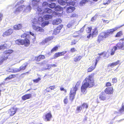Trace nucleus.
I'll use <instances>...</instances> for the list:
<instances>
[{"label": "nucleus", "instance_id": "f257e3e1", "mask_svg": "<svg viewBox=\"0 0 124 124\" xmlns=\"http://www.w3.org/2000/svg\"><path fill=\"white\" fill-rule=\"evenodd\" d=\"M94 85V80L92 76L89 75L87 77L83 82L81 88V92L83 93H85L87 88V87H91Z\"/></svg>", "mask_w": 124, "mask_h": 124}, {"label": "nucleus", "instance_id": "f03ea898", "mask_svg": "<svg viewBox=\"0 0 124 124\" xmlns=\"http://www.w3.org/2000/svg\"><path fill=\"white\" fill-rule=\"evenodd\" d=\"M39 1V0H33L32 2L33 8L36 11H37L39 15L40 14V15H43V14H44L45 13L51 14L52 12V10L48 8H45L43 11H42V8H39L38 6Z\"/></svg>", "mask_w": 124, "mask_h": 124}, {"label": "nucleus", "instance_id": "7ed1b4c3", "mask_svg": "<svg viewBox=\"0 0 124 124\" xmlns=\"http://www.w3.org/2000/svg\"><path fill=\"white\" fill-rule=\"evenodd\" d=\"M119 28L120 27H115L113 29L107 30V32H101L98 37L97 40V42L99 43L105 38L109 37L110 36L109 34H112L114 31Z\"/></svg>", "mask_w": 124, "mask_h": 124}, {"label": "nucleus", "instance_id": "20e7f679", "mask_svg": "<svg viewBox=\"0 0 124 124\" xmlns=\"http://www.w3.org/2000/svg\"><path fill=\"white\" fill-rule=\"evenodd\" d=\"M31 9V7L30 5L26 6L24 5H22L16 9L14 12L17 14L23 10V12L26 13L30 12Z\"/></svg>", "mask_w": 124, "mask_h": 124}, {"label": "nucleus", "instance_id": "39448f33", "mask_svg": "<svg viewBox=\"0 0 124 124\" xmlns=\"http://www.w3.org/2000/svg\"><path fill=\"white\" fill-rule=\"evenodd\" d=\"M32 24L33 29L36 31H39L40 32H44V30L41 27L35 25L36 24H38V22L37 21V19L34 18L32 20Z\"/></svg>", "mask_w": 124, "mask_h": 124}, {"label": "nucleus", "instance_id": "423d86ee", "mask_svg": "<svg viewBox=\"0 0 124 124\" xmlns=\"http://www.w3.org/2000/svg\"><path fill=\"white\" fill-rule=\"evenodd\" d=\"M13 51L11 50H8L5 51L3 54L0 57V65L4 61L8 58V56L9 54L12 53Z\"/></svg>", "mask_w": 124, "mask_h": 124}, {"label": "nucleus", "instance_id": "0eeeda50", "mask_svg": "<svg viewBox=\"0 0 124 124\" xmlns=\"http://www.w3.org/2000/svg\"><path fill=\"white\" fill-rule=\"evenodd\" d=\"M16 43L18 45H24L26 46H29L30 44V42L29 40L26 38L23 39H17L16 41Z\"/></svg>", "mask_w": 124, "mask_h": 124}, {"label": "nucleus", "instance_id": "6e6552de", "mask_svg": "<svg viewBox=\"0 0 124 124\" xmlns=\"http://www.w3.org/2000/svg\"><path fill=\"white\" fill-rule=\"evenodd\" d=\"M76 91L77 89L76 88H73L70 91V100L71 101H72L74 99V96L76 94Z\"/></svg>", "mask_w": 124, "mask_h": 124}, {"label": "nucleus", "instance_id": "1a4fd4ad", "mask_svg": "<svg viewBox=\"0 0 124 124\" xmlns=\"http://www.w3.org/2000/svg\"><path fill=\"white\" fill-rule=\"evenodd\" d=\"M52 115L51 112L46 114L44 118V120L46 121H50L52 118Z\"/></svg>", "mask_w": 124, "mask_h": 124}, {"label": "nucleus", "instance_id": "9d476101", "mask_svg": "<svg viewBox=\"0 0 124 124\" xmlns=\"http://www.w3.org/2000/svg\"><path fill=\"white\" fill-rule=\"evenodd\" d=\"M17 110V108H11L8 111V112L10 116H12L16 113Z\"/></svg>", "mask_w": 124, "mask_h": 124}, {"label": "nucleus", "instance_id": "9b49d317", "mask_svg": "<svg viewBox=\"0 0 124 124\" xmlns=\"http://www.w3.org/2000/svg\"><path fill=\"white\" fill-rule=\"evenodd\" d=\"M13 30L12 29H9L8 30L4 32L2 34V36L5 37L10 35L13 33Z\"/></svg>", "mask_w": 124, "mask_h": 124}, {"label": "nucleus", "instance_id": "f8f14e48", "mask_svg": "<svg viewBox=\"0 0 124 124\" xmlns=\"http://www.w3.org/2000/svg\"><path fill=\"white\" fill-rule=\"evenodd\" d=\"M27 64H24L21 66L19 69H16V72H18L24 70L26 68Z\"/></svg>", "mask_w": 124, "mask_h": 124}, {"label": "nucleus", "instance_id": "ddd939ff", "mask_svg": "<svg viewBox=\"0 0 124 124\" xmlns=\"http://www.w3.org/2000/svg\"><path fill=\"white\" fill-rule=\"evenodd\" d=\"M62 21L61 19L56 18L53 21V23L54 25H58Z\"/></svg>", "mask_w": 124, "mask_h": 124}, {"label": "nucleus", "instance_id": "4468645a", "mask_svg": "<svg viewBox=\"0 0 124 124\" xmlns=\"http://www.w3.org/2000/svg\"><path fill=\"white\" fill-rule=\"evenodd\" d=\"M52 39V38L51 37H49L47 38H46L45 39L43 40L40 43L41 45H44L45 43H46Z\"/></svg>", "mask_w": 124, "mask_h": 124}, {"label": "nucleus", "instance_id": "2eb2a0df", "mask_svg": "<svg viewBox=\"0 0 124 124\" xmlns=\"http://www.w3.org/2000/svg\"><path fill=\"white\" fill-rule=\"evenodd\" d=\"M105 92L107 94H111L113 93V90L112 87H107L105 91Z\"/></svg>", "mask_w": 124, "mask_h": 124}, {"label": "nucleus", "instance_id": "dca6fc26", "mask_svg": "<svg viewBox=\"0 0 124 124\" xmlns=\"http://www.w3.org/2000/svg\"><path fill=\"white\" fill-rule=\"evenodd\" d=\"M31 96V94H27L23 96L22 97V100H24L30 99Z\"/></svg>", "mask_w": 124, "mask_h": 124}, {"label": "nucleus", "instance_id": "f3484780", "mask_svg": "<svg viewBox=\"0 0 124 124\" xmlns=\"http://www.w3.org/2000/svg\"><path fill=\"white\" fill-rule=\"evenodd\" d=\"M67 53L66 51H64L61 52H58L56 53L54 55L55 56L57 57L61 56Z\"/></svg>", "mask_w": 124, "mask_h": 124}, {"label": "nucleus", "instance_id": "a211bd4d", "mask_svg": "<svg viewBox=\"0 0 124 124\" xmlns=\"http://www.w3.org/2000/svg\"><path fill=\"white\" fill-rule=\"evenodd\" d=\"M75 8L73 7L70 6L67 8L66 10V11L67 13H70L74 11Z\"/></svg>", "mask_w": 124, "mask_h": 124}, {"label": "nucleus", "instance_id": "6ab92c4d", "mask_svg": "<svg viewBox=\"0 0 124 124\" xmlns=\"http://www.w3.org/2000/svg\"><path fill=\"white\" fill-rule=\"evenodd\" d=\"M98 34V32L96 28H95L93 30V32L92 36V38L93 37H96Z\"/></svg>", "mask_w": 124, "mask_h": 124}, {"label": "nucleus", "instance_id": "aec40b11", "mask_svg": "<svg viewBox=\"0 0 124 124\" xmlns=\"http://www.w3.org/2000/svg\"><path fill=\"white\" fill-rule=\"evenodd\" d=\"M62 28V27H58L56 28L54 30L53 33L55 35L58 34L60 32V30Z\"/></svg>", "mask_w": 124, "mask_h": 124}, {"label": "nucleus", "instance_id": "412c9836", "mask_svg": "<svg viewBox=\"0 0 124 124\" xmlns=\"http://www.w3.org/2000/svg\"><path fill=\"white\" fill-rule=\"evenodd\" d=\"M22 27V24H18L14 25V28L15 30H18L21 29Z\"/></svg>", "mask_w": 124, "mask_h": 124}, {"label": "nucleus", "instance_id": "4be33fe9", "mask_svg": "<svg viewBox=\"0 0 124 124\" xmlns=\"http://www.w3.org/2000/svg\"><path fill=\"white\" fill-rule=\"evenodd\" d=\"M124 46L123 42H122L121 43H118L116 45V47H117V49L121 48Z\"/></svg>", "mask_w": 124, "mask_h": 124}, {"label": "nucleus", "instance_id": "5701e85b", "mask_svg": "<svg viewBox=\"0 0 124 124\" xmlns=\"http://www.w3.org/2000/svg\"><path fill=\"white\" fill-rule=\"evenodd\" d=\"M45 58V56L42 55H39L37 57H36L35 58V60L38 61H39L41 59H44Z\"/></svg>", "mask_w": 124, "mask_h": 124}, {"label": "nucleus", "instance_id": "b1692460", "mask_svg": "<svg viewBox=\"0 0 124 124\" xmlns=\"http://www.w3.org/2000/svg\"><path fill=\"white\" fill-rule=\"evenodd\" d=\"M81 56L77 55L74 58V60L75 62H77L79 61L82 58Z\"/></svg>", "mask_w": 124, "mask_h": 124}, {"label": "nucleus", "instance_id": "393cba45", "mask_svg": "<svg viewBox=\"0 0 124 124\" xmlns=\"http://www.w3.org/2000/svg\"><path fill=\"white\" fill-rule=\"evenodd\" d=\"M119 61L118 60L115 62L109 64L108 65V66L110 67H114L118 64L119 63Z\"/></svg>", "mask_w": 124, "mask_h": 124}, {"label": "nucleus", "instance_id": "a878e982", "mask_svg": "<svg viewBox=\"0 0 124 124\" xmlns=\"http://www.w3.org/2000/svg\"><path fill=\"white\" fill-rule=\"evenodd\" d=\"M43 18L42 16L39 17L38 18V21L37 20L38 22V23L39 24H41V23L43 22Z\"/></svg>", "mask_w": 124, "mask_h": 124}, {"label": "nucleus", "instance_id": "bb28decb", "mask_svg": "<svg viewBox=\"0 0 124 124\" xmlns=\"http://www.w3.org/2000/svg\"><path fill=\"white\" fill-rule=\"evenodd\" d=\"M44 18L46 20H48L52 18V16L50 15H45L44 16Z\"/></svg>", "mask_w": 124, "mask_h": 124}, {"label": "nucleus", "instance_id": "cd10ccee", "mask_svg": "<svg viewBox=\"0 0 124 124\" xmlns=\"http://www.w3.org/2000/svg\"><path fill=\"white\" fill-rule=\"evenodd\" d=\"M99 98L101 100L104 101L106 100V96L104 95L101 94L100 95Z\"/></svg>", "mask_w": 124, "mask_h": 124}, {"label": "nucleus", "instance_id": "c85d7f7f", "mask_svg": "<svg viewBox=\"0 0 124 124\" xmlns=\"http://www.w3.org/2000/svg\"><path fill=\"white\" fill-rule=\"evenodd\" d=\"M96 66V65H95V64H94V65H93L92 66L89 67L88 69V72H90L92 71L95 68Z\"/></svg>", "mask_w": 124, "mask_h": 124}, {"label": "nucleus", "instance_id": "c756f323", "mask_svg": "<svg viewBox=\"0 0 124 124\" xmlns=\"http://www.w3.org/2000/svg\"><path fill=\"white\" fill-rule=\"evenodd\" d=\"M7 48V45L6 44L1 45L0 46V50H3L4 49Z\"/></svg>", "mask_w": 124, "mask_h": 124}, {"label": "nucleus", "instance_id": "7c9ffc66", "mask_svg": "<svg viewBox=\"0 0 124 124\" xmlns=\"http://www.w3.org/2000/svg\"><path fill=\"white\" fill-rule=\"evenodd\" d=\"M58 3L62 5H65L66 4V2L64 1L63 0H58Z\"/></svg>", "mask_w": 124, "mask_h": 124}, {"label": "nucleus", "instance_id": "2f4dec72", "mask_svg": "<svg viewBox=\"0 0 124 124\" xmlns=\"http://www.w3.org/2000/svg\"><path fill=\"white\" fill-rule=\"evenodd\" d=\"M117 49V47H114L112 49L111 53V55H113L115 53V51Z\"/></svg>", "mask_w": 124, "mask_h": 124}, {"label": "nucleus", "instance_id": "473e14b6", "mask_svg": "<svg viewBox=\"0 0 124 124\" xmlns=\"http://www.w3.org/2000/svg\"><path fill=\"white\" fill-rule=\"evenodd\" d=\"M62 9V8L59 6H57L54 8V10L56 11H60Z\"/></svg>", "mask_w": 124, "mask_h": 124}, {"label": "nucleus", "instance_id": "72a5a7b5", "mask_svg": "<svg viewBox=\"0 0 124 124\" xmlns=\"http://www.w3.org/2000/svg\"><path fill=\"white\" fill-rule=\"evenodd\" d=\"M41 26L43 27H44L45 26L49 24V22L47 21H45L41 23Z\"/></svg>", "mask_w": 124, "mask_h": 124}, {"label": "nucleus", "instance_id": "f704fd0d", "mask_svg": "<svg viewBox=\"0 0 124 124\" xmlns=\"http://www.w3.org/2000/svg\"><path fill=\"white\" fill-rule=\"evenodd\" d=\"M48 6L49 8H55V4L54 3H52L51 4H49Z\"/></svg>", "mask_w": 124, "mask_h": 124}, {"label": "nucleus", "instance_id": "c9c22d12", "mask_svg": "<svg viewBox=\"0 0 124 124\" xmlns=\"http://www.w3.org/2000/svg\"><path fill=\"white\" fill-rule=\"evenodd\" d=\"M87 1V0H83L81 1L80 3V5L81 6L84 5L85 4Z\"/></svg>", "mask_w": 124, "mask_h": 124}, {"label": "nucleus", "instance_id": "e433bc0d", "mask_svg": "<svg viewBox=\"0 0 124 124\" xmlns=\"http://www.w3.org/2000/svg\"><path fill=\"white\" fill-rule=\"evenodd\" d=\"M15 76L14 75H11L8 77L5 78V80H8L11 78H14Z\"/></svg>", "mask_w": 124, "mask_h": 124}, {"label": "nucleus", "instance_id": "4c0bfd02", "mask_svg": "<svg viewBox=\"0 0 124 124\" xmlns=\"http://www.w3.org/2000/svg\"><path fill=\"white\" fill-rule=\"evenodd\" d=\"M82 106L83 109L85 108L86 109L88 108V105L87 103H84L82 105Z\"/></svg>", "mask_w": 124, "mask_h": 124}, {"label": "nucleus", "instance_id": "58836bf2", "mask_svg": "<svg viewBox=\"0 0 124 124\" xmlns=\"http://www.w3.org/2000/svg\"><path fill=\"white\" fill-rule=\"evenodd\" d=\"M83 107L82 105L78 106L77 109V110L79 112L82 109H83Z\"/></svg>", "mask_w": 124, "mask_h": 124}, {"label": "nucleus", "instance_id": "ea45409f", "mask_svg": "<svg viewBox=\"0 0 124 124\" xmlns=\"http://www.w3.org/2000/svg\"><path fill=\"white\" fill-rule=\"evenodd\" d=\"M91 30L92 28L91 27H88L86 28V31L87 33H89L91 32Z\"/></svg>", "mask_w": 124, "mask_h": 124}, {"label": "nucleus", "instance_id": "a19ab883", "mask_svg": "<svg viewBox=\"0 0 124 124\" xmlns=\"http://www.w3.org/2000/svg\"><path fill=\"white\" fill-rule=\"evenodd\" d=\"M124 111V105L122 104V108L119 110V112L121 113H122Z\"/></svg>", "mask_w": 124, "mask_h": 124}, {"label": "nucleus", "instance_id": "79ce46f5", "mask_svg": "<svg viewBox=\"0 0 124 124\" xmlns=\"http://www.w3.org/2000/svg\"><path fill=\"white\" fill-rule=\"evenodd\" d=\"M58 49V47L57 46L54 47L51 50V52L53 53L54 52L56 51Z\"/></svg>", "mask_w": 124, "mask_h": 124}, {"label": "nucleus", "instance_id": "37998d69", "mask_svg": "<svg viewBox=\"0 0 124 124\" xmlns=\"http://www.w3.org/2000/svg\"><path fill=\"white\" fill-rule=\"evenodd\" d=\"M41 79V78H38L35 79H34L33 80V81L35 83H38V82Z\"/></svg>", "mask_w": 124, "mask_h": 124}, {"label": "nucleus", "instance_id": "c03bdc74", "mask_svg": "<svg viewBox=\"0 0 124 124\" xmlns=\"http://www.w3.org/2000/svg\"><path fill=\"white\" fill-rule=\"evenodd\" d=\"M68 101L67 97H66L65 98L63 101L64 103L65 104H67L68 103Z\"/></svg>", "mask_w": 124, "mask_h": 124}, {"label": "nucleus", "instance_id": "a18cd8bd", "mask_svg": "<svg viewBox=\"0 0 124 124\" xmlns=\"http://www.w3.org/2000/svg\"><path fill=\"white\" fill-rule=\"evenodd\" d=\"M122 32L121 31H120L118 32L116 35L115 37H119L121 36L122 35Z\"/></svg>", "mask_w": 124, "mask_h": 124}, {"label": "nucleus", "instance_id": "49530a36", "mask_svg": "<svg viewBox=\"0 0 124 124\" xmlns=\"http://www.w3.org/2000/svg\"><path fill=\"white\" fill-rule=\"evenodd\" d=\"M16 69L15 70H13L12 69H10L8 71L9 72H14L15 73L16 72Z\"/></svg>", "mask_w": 124, "mask_h": 124}, {"label": "nucleus", "instance_id": "de8ad7c7", "mask_svg": "<svg viewBox=\"0 0 124 124\" xmlns=\"http://www.w3.org/2000/svg\"><path fill=\"white\" fill-rule=\"evenodd\" d=\"M80 82H78L75 85V87H74L73 88H75L77 89V90L78 89V86L80 84Z\"/></svg>", "mask_w": 124, "mask_h": 124}, {"label": "nucleus", "instance_id": "09e8293b", "mask_svg": "<svg viewBox=\"0 0 124 124\" xmlns=\"http://www.w3.org/2000/svg\"><path fill=\"white\" fill-rule=\"evenodd\" d=\"M97 16L95 15L91 19V21L93 22L96 19Z\"/></svg>", "mask_w": 124, "mask_h": 124}, {"label": "nucleus", "instance_id": "8fccbe9b", "mask_svg": "<svg viewBox=\"0 0 124 124\" xmlns=\"http://www.w3.org/2000/svg\"><path fill=\"white\" fill-rule=\"evenodd\" d=\"M101 58V57L99 56L98 58H97L96 60V62H95V65H96L97 64V62L99 60L100 58Z\"/></svg>", "mask_w": 124, "mask_h": 124}, {"label": "nucleus", "instance_id": "3c124183", "mask_svg": "<svg viewBox=\"0 0 124 124\" xmlns=\"http://www.w3.org/2000/svg\"><path fill=\"white\" fill-rule=\"evenodd\" d=\"M77 15L76 14L73 13L71 15L70 17H77Z\"/></svg>", "mask_w": 124, "mask_h": 124}, {"label": "nucleus", "instance_id": "603ef678", "mask_svg": "<svg viewBox=\"0 0 124 124\" xmlns=\"http://www.w3.org/2000/svg\"><path fill=\"white\" fill-rule=\"evenodd\" d=\"M76 51L75 48H73L71 49L70 51L72 53H73L75 52Z\"/></svg>", "mask_w": 124, "mask_h": 124}, {"label": "nucleus", "instance_id": "864d4df0", "mask_svg": "<svg viewBox=\"0 0 124 124\" xmlns=\"http://www.w3.org/2000/svg\"><path fill=\"white\" fill-rule=\"evenodd\" d=\"M117 81V79L116 78H113L112 79V82L113 83H116Z\"/></svg>", "mask_w": 124, "mask_h": 124}, {"label": "nucleus", "instance_id": "5fc2aeb1", "mask_svg": "<svg viewBox=\"0 0 124 124\" xmlns=\"http://www.w3.org/2000/svg\"><path fill=\"white\" fill-rule=\"evenodd\" d=\"M27 34H26L25 33H24L21 35V37L22 38H24L26 37L27 36Z\"/></svg>", "mask_w": 124, "mask_h": 124}, {"label": "nucleus", "instance_id": "6e6d98bb", "mask_svg": "<svg viewBox=\"0 0 124 124\" xmlns=\"http://www.w3.org/2000/svg\"><path fill=\"white\" fill-rule=\"evenodd\" d=\"M55 85L51 86L49 87L48 89H49L51 90L53 89H54L55 88Z\"/></svg>", "mask_w": 124, "mask_h": 124}, {"label": "nucleus", "instance_id": "4d7b16f0", "mask_svg": "<svg viewBox=\"0 0 124 124\" xmlns=\"http://www.w3.org/2000/svg\"><path fill=\"white\" fill-rule=\"evenodd\" d=\"M53 15L55 17L56 16L58 15V13L56 12H54L53 13Z\"/></svg>", "mask_w": 124, "mask_h": 124}, {"label": "nucleus", "instance_id": "13d9d810", "mask_svg": "<svg viewBox=\"0 0 124 124\" xmlns=\"http://www.w3.org/2000/svg\"><path fill=\"white\" fill-rule=\"evenodd\" d=\"M47 3L46 2H44L42 4V6H46L47 5Z\"/></svg>", "mask_w": 124, "mask_h": 124}, {"label": "nucleus", "instance_id": "bf43d9fd", "mask_svg": "<svg viewBox=\"0 0 124 124\" xmlns=\"http://www.w3.org/2000/svg\"><path fill=\"white\" fill-rule=\"evenodd\" d=\"M24 1L23 0H21L19 2H18L17 3V5H19L20 4H22L23 3Z\"/></svg>", "mask_w": 124, "mask_h": 124}, {"label": "nucleus", "instance_id": "052dcab7", "mask_svg": "<svg viewBox=\"0 0 124 124\" xmlns=\"http://www.w3.org/2000/svg\"><path fill=\"white\" fill-rule=\"evenodd\" d=\"M111 83L110 82H107L106 83V86H111Z\"/></svg>", "mask_w": 124, "mask_h": 124}, {"label": "nucleus", "instance_id": "680f3d73", "mask_svg": "<svg viewBox=\"0 0 124 124\" xmlns=\"http://www.w3.org/2000/svg\"><path fill=\"white\" fill-rule=\"evenodd\" d=\"M46 66L47 67V68L46 69H45V70L49 69L51 67V66H50V64H47Z\"/></svg>", "mask_w": 124, "mask_h": 124}, {"label": "nucleus", "instance_id": "e2e57ef3", "mask_svg": "<svg viewBox=\"0 0 124 124\" xmlns=\"http://www.w3.org/2000/svg\"><path fill=\"white\" fill-rule=\"evenodd\" d=\"M50 66H51V67H56L57 66V65L55 64H50Z\"/></svg>", "mask_w": 124, "mask_h": 124}, {"label": "nucleus", "instance_id": "0e129e2a", "mask_svg": "<svg viewBox=\"0 0 124 124\" xmlns=\"http://www.w3.org/2000/svg\"><path fill=\"white\" fill-rule=\"evenodd\" d=\"M76 42L75 40L73 41L71 43V45H73L75 44L76 43Z\"/></svg>", "mask_w": 124, "mask_h": 124}, {"label": "nucleus", "instance_id": "69168bd1", "mask_svg": "<svg viewBox=\"0 0 124 124\" xmlns=\"http://www.w3.org/2000/svg\"><path fill=\"white\" fill-rule=\"evenodd\" d=\"M107 53L105 52H103V57H108L106 56Z\"/></svg>", "mask_w": 124, "mask_h": 124}, {"label": "nucleus", "instance_id": "338daca9", "mask_svg": "<svg viewBox=\"0 0 124 124\" xmlns=\"http://www.w3.org/2000/svg\"><path fill=\"white\" fill-rule=\"evenodd\" d=\"M72 24L71 23H69L67 25V26L68 28H70L72 26Z\"/></svg>", "mask_w": 124, "mask_h": 124}, {"label": "nucleus", "instance_id": "774afa93", "mask_svg": "<svg viewBox=\"0 0 124 124\" xmlns=\"http://www.w3.org/2000/svg\"><path fill=\"white\" fill-rule=\"evenodd\" d=\"M85 27V26H83L82 28H81V29L80 30V31H81L82 32L84 30V27Z\"/></svg>", "mask_w": 124, "mask_h": 124}]
</instances>
